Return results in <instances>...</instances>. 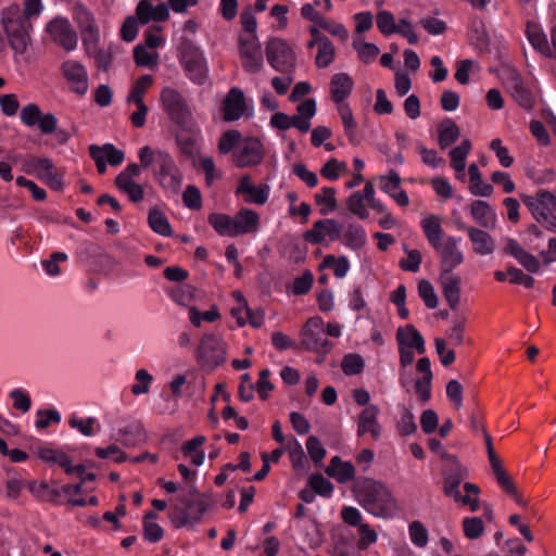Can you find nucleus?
Here are the masks:
<instances>
[{
  "mask_svg": "<svg viewBox=\"0 0 556 556\" xmlns=\"http://www.w3.org/2000/svg\"><path fill=\"white\" fill-rule=\"evenodd\" d=\"M184 204L190 210H200L202 207V195L200 190L193 186H187L182 193Z\"/></svg>",
  "mask_w": 556,
  "mask_h": 556,
  "instance_id": "nucleus-56",
  "label": "nucleus"
},
{
  "mask_svg": "<svg viewBox=\"0 0 556 556\" xmlns=\"http://www.w3.org/2000/svg\"><path fill=\"white\" fill-rule=\"evenodd\" d=\"M316 114V101L312 98L304 100L296 108V114L290 117V127L306 134L311 129V119Z\"/></svg>",
  "mask_w": 556,
  "mask_h": 556,
  "instance_id": "nucleus-21",
  "label": "nucleus"
},
{
  "mask_svg": "<svg viewBox=\"0 0 556 556\" xmlns=\"http://www.w3.org/2000/svg\"><path fill=\"white\" fill-rule=\"evenodd\" d=\"M463 529L466 538L475 540L483 534L484 526L480 518H465L463 520Z\"/></svg>",
  "mask_w": 556,
  "mask_h": 556,
  "instance_id": "nucleus-54",
  "label": "nucleus"
},
{
  "mask_svg": "<svg viewBox=\"0 0 556 556\" xmlns=\"http://www.w3.org/2000/svg\"><path fill=\"white\" fill-rule=\"evenodd\" d=\"M241 132L236 129L225 131L218 141V151L222 154L229 153L235 146L240 141Z\"/></svg>",
  "mask_w": 556,
  "mask_h": 556,
  "instance_id": "nucleus-51",
  "label": "nucleus"
},
{
  "mask_svg": "<svg viewBox=\"0 0 556 556\" xmlns=\"http://www.w3.org/2000/svg\"><path fill=\"white\" fill-rule=\"evenodd\" d=\"M334 55L336 49L330 39H321L315 60L316 66L319 68L329 66L333 62Z\"/></svg>",
  "mask_w": 556,
  "mask_h": 556,
  "instance_id": "nucleus-40",
  "label": "nucleus"
},
{
  "mask_svg": "<svg viewBox=\"0 0 556 556\" xmlns=\"http://www.w3.org/2000/svg\"><path fill=\"white\" fill-rule=\"evenodd\" d=\"M440 283L447 305L452 311H456L460 301V277L452 273H441Z\"/></svg>",
  "mask_w": 556,
  "mask_h": 556,
  "instance_id": "nucleus-18",
  "label": "nucleus"
},
{
  "mask_svg": "<svg viewBox=\"0 0 556 556\" xmlns=\"http://www.w3.org/2000/svg\"><path fill=\"white\" fill-rule=\"evenodd\" d=\"M419 24L425 30L433 36L442 35L446 31V23L435 17H424L419 21Z\"/></svg>",
  "mask_w": 556,
  "mask_h": 556,
  "instance_id": "nucleus-64",
  "label": "nucleus"
},
{
  "mask_svg": "<svg viewBox=\"0 0 556 556\" xmlns=\"http://www.w3.org/2000/svg\"><path fill=\"white\" fill-rule=\"evenodd\" d=\"M339 113L344 127V132L350 143L353 146H358L361 143V139L356 134V123L354 121L351 108L348 104H341L339 105Z\"/></svg>",
  "mask_w": 556,
  "mask_h": 556,
  "instance_id": "nucleus-36",
  "label": "nucleus"
},
{
  "mask_svg": "<svg viewBox=\"0 0 556 556\" xmlns=\"http://www.w3.org/2000/svg\"><path fill=\"white\" fill-rule=\"evenodd\" d=\"M306 448L311 459L316 465H319L326 456V448L323 446L320 440L315 435L307 438Z\"/></svg>",
  "mask_w": 556,
  "mask_h": 556,
  "instance_id": "nucleus-50",
  "label": "nucleus"
},
{
  "mask_svg": "<svg viewBox=\"0 0 556 556\" xmlns=\"http://www.w3.org/2000/svg\"><path fill=\"white\" fill-rule=\"evenodd\" d=\"M458 240L455 237H447L444 243L434 248L441 255V273H452L455 267L463 263L464 256L457 247Z\"/></svg>",
  "mask_w": 556,
  "mask_h": 556,
  "instance_id": "nucleus-15",
  "label": "nucleus"
},
{
  "mask_svg": "<svg viewBox=\"0 0 556 556\" xmlns=\"http://www.w3.org/2000/svg\"><path fill=\"white\" fill-rule=\"evenodd\" d=\"M346 204L349 211L361 219H366L368 217L369 213L364 204V197L359 191L352 193L349 197Z\"/></svg>",
  "mask_w": 556,
  "mask_h": 556,
  "instance_id": "nucleus-49",
  "label": "nucleus"
},
{
  "mask_svg": "<svg viewBox=\"0 0 556 556\" xmlns=\"http://www.w3.org/2000/svg\"><path fill=\"white\" fill-rule=\"evenodd\" d=\"M153 84V77L151 75H142L132 86L129 94L127 96L128 103H144L143 96L149 87Z\"/></svg>",
  "mask_w": 556,
  "mask_h": 556,
  "instance_id": "nucleus-41",
  "label": "nucleus"
},
{
  "mask_svg": "<svg viewBox=\"0 0 556 556\" xmlns=\"http://www.w3.org/2000/svg\"><path fill=\"white\" fill-rule=\"evenodd\" d=\"M243 91L237 87L231 88L223 100L222 111L225 122L238 121L245 112Z\"/></svg>",
  "mask_w": 556,
  "mask_h": 556,
  "instance_id": "nucleus-16",
  "label": "nucleus"
},
{
  "mask_svg": "<svg viewBox=\"0 0 556 556\" xmlns=\"http://www.w3.org/2000/svg\"><path fill=\"white\" fill-rule=\"evenodd\" d=\"M352 492L358 504L374 517L389 519L399 511L396 498L379 480L359 477L353 483Z\"/></svg>",
  "mask_w": 556,
  "mask_h": 556,
  "instance_id": "nucleus-1",
  "label": "nucleus"
},
{
  "mask_svg": "<svg viewBox=\"0 0 556 556\" xmlns=\"http://www.w3.org/2000/svg\"><path fill=\"white\" fill-rule=\"evenodd\" d=\"M465 323V317L455 319L452 327L446 331L451 343L456 346H460L464 343Z\"/></svg>",
  "mask_w": 556,
  "mask_h": 556,
  "instance_id": "nucleus-63",
  "label": "nucleus"
},
{
  "mask_svg": "<svg viewBox=\"0 0 556 556\" xmlns=\"http://www.w3.org/2000/svg\"><path fill=\"white\" fill-rule=\"evenodd\" d=\"M42 112L35 103L25 105L21 111V121L28 127H34L38 123Z\"/></svg>",
  "mask_w": 556,
  "mask_h": 556,
  "instance_id": "nucleus-61",
  "label": "nucleus"
},
{
  "mask_svg": "<svg viewBox=\"0 0 556 556\" xmlns=\"http://www.w3.org/2000/svg\"><path fill=\"white\" fill-rule=\"evenodd\" d=\"M327 476L334 478L338 483L344 484L355 479V468L351 462H344L338 455L330 459L329 465L325 469Z\"/></svg>",
  "mask_w": 556,
  "mask_h": 556,
  "instance_id": "nucleus-22",
  "label": "nucleus"
},
{
  "mask_svg": "<svg viewBox=\"0 0 556 556\" xmlns=\"http://www.w3.org/2000/svg\"><path fill=\"white\" fill-rule=\"evenodd\" d=\"M353 86V79L349 74H334L330 81L331 100L337 104L342 103L351 94Z\"/></svg>",
  "mask_w": 556,
  "mask_h": 556,
  "instance_id": "nucleus-25",
  "label": "nucleus"
},
{
  "mask_svg": "<svg viewBox=\"0 0 556 556\" xmlns=\"http://www.w3.org/2000/svg\"><path fill=\"white\" fill-rule=\"evenodd\" d=\"M239 54L247 73H258L263 67V53L257 35L239 36Z\"/></svg>",
  "mask_w": 556,
  "mask_h": 556,
  "instance_id": "nucleus-11",
  "label": "nucleus"
},
{
  "mask_svg": "<svg viewBox=\"0 0 556 556\" xmlns=\"http://www.w3.org/2000/svg\"><path fill=\"white\" fill-rule=\"evenodd\" d=\"M236 237L256 232L260 227V215L251 208H240L233 216Z\"/></svg>",
  "mask_w": 556,
  "mask_h": 556,
  "instance_id": "nucleus-23",
  "label": "nucleus"
},
{
  "mask_svg": "<svg viewBox=\"0 0 556 556\" xmlns=\"http://www.w3.org/2000/svg\"><path fill=\"white\" fill-rule=\"evenodd\" d=\"M263 144L260 139L250 137L244 141V146L235 153V164L237 167L255 166L263 161Z\"/></svg>",
  "mask_w": 556,
  "mask_h": 556,
  "instance_id": "nucleus-14",
  "label": "nucleus"
},
{
  "mask_svg": "<svg viewBox=\"0 0 556 556\" xmlns=\"http://www.w3.org/2000/svg\"><path fill=\"white\" fill-rule=\"evenodd\" d=\"M100 149H102V154L111 166H118L124 162V151L115 148L114 144L105 143Z\"/></svg>",
  "mask_w": 556,
  "mask_h": 556,
  "instance_id": "nucleus-59",
  "label": "nucleus"
},
{
  "mask_svg": "<svg viewBox=\"0 0 556 556\" xmlns=\"http://www.w3.org/2000/svg\"><path fill=\"white\" fill-rule=\"evenodd\" d=\"M163 110L169 119L182 131L192 134L195 130V121L192 111L182 94L173 87H165L160 94Z\"/></svg>",
  "mask_w": 556,
  "mask_h": 556,
  "instance_id": "nucleus-3",
  "label": "nucleus"
},
{
  "mask_svg": "<svg viewBox=\"0 0 556 556\" xmlns=\"http://www.w3.org/2000/svg\"><path fill=\"white\" fill-rule=\"evenodd\" d=\"M469 39L480 52L489 51L490 38L483 26L473 28L469 34Z\"/></svg>",
  "mask_w": 556,
  "mask_h": 556,
  "instance_id": "nucleus-55",
  "label": "nucleus"
},
{
  "mask_svg": "<svg viewBox=\"0 0 556 556\" xmlns=\"http://www.w3.org/2000/svg\"><path fill=\"white\" fill-rule=\"evenodd\" d=\"M343 243L353 250L362 249L366 243V233L363 227L355 224L348 225L343 235Z\"/></svg>",
  "mask_w": 556,
  "mask_h": 556,
  "instance_id": "nucleus-38",
  "label": "nucleus"
},
{
  "mask_svg": "<svg viewBox=\"0 0 556 556\" xmlns=\"http://www.w3.org/2000/svg\"><path fill=\"white\" fill-rule=\"evenodd\" d=\"M438 142L440 148L446 149L458 140L460 136V129L453 119L445 118L438 125Z\"/></svg>",
  "mask_w": 556,
  "mask_h": 556,
  "instance_id": "nucleus-31",
  "label": "nucleus"
},
{
  "mask_svg": "<svg viewBox=\"0 0 556 556\" xmlns=\"http://www.w3.org/2000/svg\"><path fill=\"white\" fill-rule=\"evenodd\" d=\"M64 77L72 85V90L80 96L88 90L87 72L83 64L75 60H67L62 64Z\"/></svg>",
  "mask_w": 556,
  "mask_h": 556,
  "instance_id": "nucleus-17",
  "label": "nucleus"
},
{
  "mask_svg": "<svg viewBox=\"0 0 556 556\" xmlns=\"http://www.w3.org/2000/svg\"><path fill=\"white\" fill-rule=\"evenodd\" d=\"M207 222L219 236L236 237L233 217L224 213H211Z\"/></svg>",
  "mask_w": 556,
  "mask_h": 556,
  "instance_id": "nucleus-34",
  "label": "nucleus"
},
{
  "mask_svg": "<svg viewBox=\"0 0 556 556\" xmlns=\"http://www.w3.org/2000/svg\"><path fill=\"white\" fill-rule=\"evenodd\" d=\"M301 345L316 353H328L332 343L326 338L324 320L319 316L311 317L302 329Z\"/></svg>",
  "mask_w": 556,
  "mask_h": 556,
  "instance_id": "nucleus-9",
  "label": "nucleus"
},
{
  "mask_svg": "<svg viewBox=\"0 0 556 556\" xmlns=\"http://www.w3.org/2000/svg\"><path fill=\"white\" fill-rule=\"evenodd\" d=\"M36 177L55 191L64 188L63 173L59 170L49 157H45Z\"/></svg>",
  "mask_w": 556,
  "mask_h": 556,
  "instance_id": "nucleus-26",
  "label": "nucleus"
},
{
  "mask_svg": "<svg viewBox=\"0 0 556 556\" xmlns=\"http://www.w3.org/2000/svg\"><path fill=\"white\" fill-rule=\"evenodd\" d=\"M308 485L313 489L315 494L324 497H329L333 492V484L326 479L321 473H313L308 478Z\"/></svg>",
  "mask_w": 556,
  "mask_h": 556,
  "instance_id": "nucleus-44",
  "label": "nucleus"
},
{
  "mask_svg": "<svg viewBox=\"0 0 556 556\" xmlns=\"http://www.w3.org/2000/svg\"><path fill=\"white\" fill-rule=\"evenodd\" d=\"M409 535H410L412 542L418 547H425L428 543V539H429L428 530L418 520L410 522Z\"/></svg>",
  "mask_w": 556,
  "mask_h": 556,
  "instance_id": "nucleus-52",
  "label": "nucleus"
},
{
  "mask_svg": "<svg viewBox=\"0 0 556 556\" xmlns=\"http://www.w3.org/2000/svg\"><path fill=\"white\" fill-rule=\"evenodd\" d=\"M2 23L10 47L16 53L23 54L30 42L29 30L31 29V23L21 16L16 7L3 12Z\"/></svg>",
  "mask_w": 556,
  "mask_h": 556,
  "instance_id": "nucleus-5",
  "label": "nucleus"
},
{
  "mask_svg": "<svg viewBox=\"0 0 556 556\" xmlns=\"http://www.w3.org/2000/svg\"><path fill=\"white\" fill-rule=\"evenodd\" d=\"M237 194H247L244 201L247 203H254L257 205H263L267 202L269 195V186L262 185L256 187L251 184V179L249 176H243L240 179L239 186L236 190Z\"/></svg>",
  "mask_w": 556,
  "mask_h": 556,
  "instance_id": "nucleus-20",
  "label": "nucleus"
},
{
  "mask_svg": "<svg viewBox=\"0 0 556 556\" xmlns=\"http://www.w3.org/2000/svg\"><path fill=\"white\" fill-rule=\"evenodd\" d=\"M345 168L346 164L344 162H339L337 159L332 157L324 164L320 174L327 179L336 180L340 176L339 172Z\"/></svg>",
  "mask_w": 556,
  "mask_h": 556,
  "instance_id": "nucleus-60",
  "label": "nucleus"
},
{
  "mask_svg": "<svg viewBox=\"0 0 556 556\" xmlns=\"http://www.w3.org/2000/svg\"><path fill=\"white\" fill-rule=\"evenodd\" d=\"M396 341L399 346L415 349L419 354L426 352L425 340L420 332L410 324L400 327L396 330Z\"/></svg>",
  "mask_w": 556,
  "mask_h": 556,
  "instance_id": "nucleus-24",
  "label": "nucleus"
},
{
  "mask_svg": "<svg viewBox=\"0 0 556 556\" xmlns=\"http://www.w3.org/2000/svg\"><path fill=\"white\" fill-rule=\"evenodd\" d=\"M397 431L401 435H409L417 431L414 414L408 408H404L401 414Z\"/></svg>",
  "mask_w": 556,
  "mask_h": 556,
  "instance_id": "nucleus-53",
  "label": "nucleus"
},
{
  "mask_svg": "<svg viewBox=\"0 0 556 556\" xmlns=\"http://www.w3.org/2000/svg\"><path fill=\"white\" fill-rule=\"evenodd\" d=\"M331 267L333 268V274L337 278H343L350 269V263L348 257L344 255H341L339 257H336L332 254L326 255L323 262L319 264V269Z\"/></svg>",
  "mask_w": 556,
  "mask_h": 556,
  "instance_id": "nucleus-39",
  "label": "nucleus"
},
{
  "mask_svg": "<svg viewBox=\"0 0 556 556\" xmlns=\"http://www.w3.org/2000/svg\"><path fill=\"white\" fill-rule=\"evenodd\" d=\"M421 228L430 245L433 249L439 248L443 235L441 218L437 215H430L421 220Z\"/></svg>",
  "mask_w": 556,
  "mask_h": 556,
  "instance_id": "nucleus-32",
  "label": "nucleus"
},
{
  "mask_svg": "<svg viewBox=\"0 0 556 556\" xmlns=\"http://www.w3.org/2000/svg\"><path fill=\"white\" fill-rule=\"evenodd\" d=\"M314 199L318 205L326 204L328 206L327 210H320V213L323 215H326L329 211H334L338 207V202L336 199V189L332 187H324L321 189V193H316Z\"/></svg>",
  "mask_w": 556,
  "mask_h": 556,
  "instance_id": "nucleus-45",
  "label": "nucleus"
},
{
  "mask_svg": "<svg viewBox=\"0 0 556 556\" xmlns=\"http://www.w3.org/2000/svg\"><path fill=\"white\" fill-rule=\"evenodd\" d=\"M314 276L309 270H305L302 276L298 277L293 281L292 293L294 295L306 294L313 286Z\"/></svg>",
  "mask_w": 556,
  "mask_h": 556,
  "instance_id": "nucleus-57",
  "label": "nucleus"
},
{
  "mask_svg": "<svg viewBox=\"0 0 556 556\" xmlns=\"http://www.w3.org/2000/svg\"><path fill=\"white\" fill-rule=\"evenodd\" d=\"M148 223L151 229L164 237H170L173 231L165 214L159 208H152L149 212Z\"/></svg>",
  "mask_w": 556,
  "mask_h": 556,
  "instance_id": "nucleus-37",
  "label": "nucleus"
},
{
  "mask_svg": "<svg viewBox=\"0 0 556 556\" xmlns=\"http://www.w3.org/2000/svg\"><path fill=\"white\" fill-rule=\"evenodd\" d=\"M352 46L357 52L361 61L365 64L371 63L380 52L379 48L375 43L364 42L357 39L353 40Z\"/></svg>",
  "mask_w": 556,
  "mask_h": 556,
  "instance_id": "nucleus-43",
  "label": "nucleus"
},
{
  "mask_svg": "<svg viewBox=\"0 0 556 556\" xmlns=\"http://www.w3.org/2000/svg\"><path fill=\"white\" fill-rule=\"evenodd\" d=\"M153 174L159 184L172 193H177L181 187V174L173 157L164 151H156V166Z\"/></svg>",
  "mask_w": 556,
  "mask_h": 556,
  "instance_id": "nucleus-8",
  "label": "nucleus"
},
{
  "mask_svg": "<svg viewBox=\"0 0 556 556\" xmlns=\"http://www.w3.org/2000/svg\"><path fill=\"white\" fill-rule=\"evenodd\" d=\"M134 59L138 66L152 67L156 65L157 54L153 55L144 46L138 45L134 48Z\"/></svg>",
  "mask_w": 556,
  "mask_h": 556,
  "instance_id": "nucleus-58",
  "label": "nucleus"
},
{
  "mask_svg": "<svg viewBox=\"0 0 556 556\" xmlns=\"http://www.w3.org/2000/svg\"><path fill=\"white\" fill-rule=\"evenodd\" d=\"M213 501L206 498H191L187 495H178V504L170 513L169 519L175 528L179 529L199 522L210 509Z\"/></svg>",
  "mask_w": 556,
  "mask_h": 556,
  "instance_id": "nucleus-4",
  "label": "nucleus"
},
{
  "mask_svg": "<svg viewBox=\"0 0 556 556\" xmlns=\"http://www.w3.org/2000/svg\"><path fill=\"white\" fill-rule=\"evenodd\" d=\"M469 238L473 244V251L479 255H489L494 252L495 243L493 238L484 230L469 227Z\"/></svg>",
  "mask_w": 556,
  "mask_h": 556,
  "instance_id": "nucleus-29",
  "label": "nucleus"
},
{
  "mask_svg": "<svg viewBox=\"0 0 556 556\" xmlns=\"http://www.w3.org/2000/svg\"><path fill=\"white\" fill-rule=\"evenodd\" d=\"M379 408L376 405H368L362 410L357 421V435L363 437L369 432L374 440L380 438L381 427L378 424L377 416Z\"/></svg>",
  "mask_w": 556,
  "mask_h": 556,
  "instance_id": "nucleus-19",
  "label": "nucleus"
},
{
  "mask_svg": "<svg viewBox=\"0 0 556 556\" xmlns=\"http://www.w3.org/2000/svg\"><path fill=\"white\" fill-rule=\"evenodd\" d=\"M418 293L428 308L433 309L438 306L439 299L434 292L433 286L428 280L422 279L419 281Z\"/></svg>",
  "mask_w": 556,
  "mask_h": 556,
  "instance_id": "nucleus-47",
  "label": "nucleus"
},
{
  "mask_svg": "<svg viewBox=\"0 0 556 556\" xmlns=\"http://www.w3.org/2000/svg\"><path fill=\"white\" fill-rule=\"evenodd\" d=\"M118 433L126 446H136L147 441V432L140 421L127 425L119 429Z\"/></svg>",
  "mask_w": 556,
  "mask_h": 556,
  "instance_id": "nucleus-33",
  "label": "nucleus"
},
{
  "mask_svg": "<svg viewBox=\"0 0 556 556\" xmlns=\"http://www.w3.org/2000/svg\"><path fill=\"white\" fill-rule=\"evenodd\" d=\"M525 33L529 42L536 51L547 56L554 55L552 53V48L548 45L546 35L539 25L528 21Z\"/></svg>",
  "mask_w": 556,
  "mask_h": 556,
  "instance_id": "nucleus-28",
  "label": "nucleus"
},
{
  "mask_svg": "<svg viewBox=\"0 0 556 556\" xmlns=\"http://www.w3.org/2000/svg\"><path fill=\"white\" fill-rule=\"evenodd\" d=\"M226 350L222 339L204 334L198 350V361L202 368L213 370L225 362Z\"/></svg>",
  "mask_w": 556,
  "mask_h": 556,
  "instance_id": "nucleus-10",
  "label": "nucleus"
},
{
  "mask_svg": "<svg viewBox=\"0 0 556 556\" xmlns=\"http://www.w3.org/2000/svg\"><path fill=\"white\" fill-rule=\"evenodd\" d=\"M442 460L444 466L442 469L443 476V493L453 497L455 502H460L463 505H469L471 511H476L479 507L478 498H471L469 495H462L459 485L468 477V469L463 466L457 456L442 452Z\"/></svg>",
  "mask_w": 556,
  "mask_h": 556,
  "instance_id": "nucleus-2",
  "label": "nucleus"
},
{
  "mask_svg": "<svg viewBox=\"0 0 556 556\" xmlns=\"http://www.w3.org/2000/svg\"><path fill=\"white\" fill-rule=\"evenodd\" d=\"M178 50L180 63L188 73L189 78L193 83L202 85L207 76L206 61L202 51L187 37L181 38Z\"/></svg>",
  "mask_w": 556,
  "mask_h": 556,
  "instance_id": "nucleus-6",
  "label": "nucleus"
},
{
  "mask_svg": "<svg viewBox=\"0 0 556 556\" xmlns=\"http://www.w3.org/2000/svg\"><path fill=\"white\" fill-rule=\"evenodd\" d=\"M143 538L150 543H156L164 536L163 528L153 521L143 520L142 522Z\"/></svg>",
  "mask_w": 556,
  "mask_h": 556,
  "instance_id": "nucleus-62",
  "label": "nucleus"
},
{
  "mask_svg": "<svg viewBox=\"0 0 556 556\" xmlns=\"http://www.w3.org/2000/svg\"><path fill=\"white\" fill-rule=\"evenodd\" d=\"M75 12L76 20L83 31L84 43L87 45L89 41H96L98 31L92 14L81 4L76 7Z\"/></svg>",
  "mask_w": 556,
  "mask_h": 556,
  "instance_id": "nucleus-27",
  "label": "nucleus"
},
{
  "mask_svg": "<svg viewBox=\"0 0 556 556\" xmlns=\"http://www.w3.org/2000/svg\"><path fill=\"white\" fill-rule=\"evenodd\" d=\"M266 59L269 65L280 73H290L295 67V53L281 38L274 37L266 42Z\"/></svg>",
  "mask_w": 556,
  "mask_h": 556,
  "instance_id": "nucleus-7",
  "label": "nucleus"
},
{
  "mask_svg": "<svg viewBox=\"0 0 556 556\" xmlns=\"http://www.w3.org/2000/svg\"><path fill=\"white\" fill-rule=\"evenodd\" d=\"M376 24L384 36L395 34L399 30L394 16L389 11H380L376 16Z\"/></svg>",
  "mask_w": 556,
  "mask_h": 556,
  "instance_id": "nucleus-46",
  "label": "nucleus"
},
{
  "mask_svg": "<svg viewBox=\"0 0 556 556\" xmlns=\"http://www.w3.org/2000/svg\"><path fill=\"white\" fill-rule=\"evenodd\" d=\"M523 204L536 220H546L556 211V198L546 190H539L535 197L523 195Z\"/></svg>",
  "mask_w": 556,
  "mask_h": 556,
  "instance_id": "nucleus-12",
  "label": "nucleus"
},
{
  "mask_svg": "<svg viewBox=\"0 0 556 556\" xmlns=\"http://www.w3.org/2000/svg\"><path fill=\"white\" fill-rule=\"evenodd\" d=\"M470 213L472 218L483 228H494L495 214L488 202L476 200L471 203Z\"/></svg>",
  "mask_w": 556,
  "mask_h": 556,
  "instance_id": "nucleus-30",
  "label": "nucleus"
},
{
  "mask_svg": "<svg viewBox=\"0 0 556 556\" xmlns=\"http://www.w3.org/2000/svg\"><path fill=\"white\" fill-rule=\"evenodd\" d=\"M117 189L126 193L129 200L134 203H138L143 200L144 191L143 188L135 181L114 182Z\"/></svg>",
  "mask_w": 556,
  "mask_h": 556,
  "instance_id": "nucleus-48",
  "label": "nucleus"
},
{
  "mask_svg": "<svg viewBox=\"0 0 556 556\" xmlns=\"http://www.w3.org/2000/svg\"><path fill=\"white\" fill-rule=\"evenodd\" d=\"M364 358L356 353L346 354L341 363L342 371L346 376L359 375L364 370Z\"/></svg>",
  "mask_w": 556,
  "mask_h": 556,
  "instance_id": "nucleus-42",
  "label": "nucleus"
},
{
  "mask_svg": "<svg viewBox=\"0 0 556 556\" xmlns=\"http://www.w3.org/2000/svg\"><path fill=\"white\" fill-rule=\"evenodd\" d=\"M47 31L51 35L52 39L66 51L75 49L77 45V34L67 20L61 17L52 20L47 26Z\"/></svg>",
  "mask_w": 556,
  "mask_h": 556,
  "instance_id": "nucleus-13",
  "label": "nucleus"
},
{
  "mask_svg": "<svg viewBox=\"0 0 556 556\" xmlns=\"http://www.w3.org/2000/svg\"><path fill=\"white\" fill-rule=\"evenodd\" d=\"M471 150V142L469 139H464L459 146L453 148L450 151L451 166L457 173H463L466 167V157ZM464 174L459 175L458 178L464 180Z\"/></svg>",
  "mask_w": 556,
  "mask_h": 556,
  "instance_id": "nucleus-35",
  "label": "nucleus"
}]
</instances>
